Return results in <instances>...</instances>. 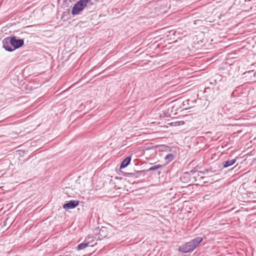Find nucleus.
Returning a JSON list of instances; mask_svg holds the SVG:
<instances>
[{
    "mask_svg": "<svg viewBox=\"0 0 256 256\" xmlns=\"http://www.w3.org/2000/svg\"><path fill=\"white\" fill-rule=\"evenodd\" d=\"M88 242H86L85 240L79 244L77 246V250H82L86 248L87 246H88Z\"/></svg>",
    "mask_w": 256,
    "mask_h": 256,
    "instance_id": "obj_10",
    "label": "nucleus"
},
{
    "mask_svg": "<svg viewBox=\"0 0 256 256\" xmlns=\"http://www.w3.org/2000/svg\"><path fill=\"white\" fill-rule=\"evenodd\" d=\"M131 160V157L128 156L124 158L121 163L120 168H123L127 166L130 163Z\"/></svg>",
    "mask_w": 256,
    "mask_h": 256,
    "instance_id": "obj_8",
    "label": "nucleus"
},
{
    "mask_svg": "<svg viewBox=\"0 0 256 256\" xmlns=\"http://www.w3.org/2000/svg\"><path fill=\"white\" fill-rule=\"evenodd\" d=\"M214 172V171L212 170L211 168H210V169L206 170H205V172H207L208 173V172Z\"/></svg>",
    "mask_w": 256,
    "mask_h": 256,
    "instance_id": "obj_16",
    "label": "nucleus"
},
{
    "mask_svg": "<svg viewBox=\"0 0 256 256\" xmlns=\"http://www.w3.org/2000/svg\"><path fill=\"white\" fill-rule=\"evenodd\" d=\"M162 168V166L160 164H157V165H154L150 168L146 170V172H150V171H153L156 170L160 168Z\"/></svg>",
    "mask_w": 256,
    "mask_h": 256,
    "instance_id": "obj_12",
    "label": "nucleus"
},
{
    "mask_svg": "<svg viewBox=\"0 0 256 256\" xmlns=\"http://www.w3.org/2000/svg\"><path fill=\"white\" fill-rule=\"evenodd\" d=\"M202 238L198 236L187 242L179 247V252L182 253L192 252L202 241Z\"/></svg>",
    "mask_w": 256,
    "mask_h": 256,
    "instance_id": "obj_1",
    "label": "nucleus"
},
{
    "mask_svg": "<svg viewBox=\"0 0 256 256\" xmlns=\"http://www.w3.org/2000/svg\"><path fill=\"white\" fill-rule=\"evenodd\" d=\"M89 2L90 0H80L74 4L72 8V14L73 16L78 14L84 8Z\"/></svg>",
    "mask_w": 256,
    "mask_h": 256,
    "instance_id": "obj_2",
    "label": "nucleus"
},
{
    "mask_svg": "<svg viewBox=\"0 0 256 256\" xmlns=\"http://www.w3.org/2000/svg\"><path fill=\"white\" fill-rule=\"evenodd\" d=\"M96 239L95 238V236H87V237L85 239V241L86 242H88V245H90V244L93 242L94 240Z\"/></svg>",
    "mask_w": 256,
    "mask_h": 256,
    "instance_id": "obj_13",
    "label": "nucleus"
},
{
    "mask_svg": "<svg viewBox=\"0 0 256 256\" xmlns=\"http://www.w3.org/2000/svg\"><path fill=\"white\" fill-rule=\"evenodd\" d=\"M114 235V233L110 231L108 228L104 226H102L99 230L98 234H96L95 238L98 240H102L105 238H110Z\"/></svg>",
    "mask_w": 256,
    "mask_h": 256,
    "instance_id": "obj_3",
    "label": "nucleus"
},
{
    "mask_svg": "<svg viewBox=\"0 0 256 256\" xmlns=\"http://www.w3.org/2000/svg\"><path fill=\"white\" fill-rule=\"evenodd\" d=\"M174 158V154H169L164 157V160L166 161L167 164L172 161Z\"/></svg>",
    "mask_w": 256,
    "mask_h": 256,
    "instance_id": "obj_11",
    "label": "nucleus"
},
{
    "mask_svg": "<svg viewBox=\"0 0 256 256\" xmlns=\"http://www.w3.org/2000/svg\"><path fill=\"white\" fill-rule=\"evenodd\" d=\"M146 170H137L134 171L133 172H126L124 174V176L128 177H132L137 178L140 176L142 174H144Z\"/></svg>",
    "mask_w": 256,
    "mask_h": 256,
    "instance_id": "obj_7",
    "label": "nucleus"
},
{
    "mask_svg": "<svg viewBox=\"0 0 256 256\" xmlns=\"http://www.w3.org/2000/svg\"><path fill=\"white\" fill-rule=\"evenodd\" d=\"M236 162V160L232 159L230 160H226L222 162V164L224 168H228L232 165H233Z\"/></svg>",
    "mask_w": 256,
    "mask_h": 256,
    "instance_id": "obj_9",
    "label": "nucleus"
},
{
    "mask_svg": "<svg viewBox=\"0 0 256 256\" xmlns=\"http://www.w3.org/2000/svg\"><path fill=\"white\" fill-rule=\"evenodd\" d=\"M2 48L5 49L8 52H13L12 46L10 44V38L8 37L4 38L2 42Z\"/></svg>",
    "mask_w": 256,
    "mask_h": 256,
    "instance_id": "obj_5",
    "label": "nucleus"
},
{
    "mask_svg": "<svg viewBox=\"0 0 256 256\" xmlns=\"http://www.w3.org/2000/svg\"><path fill=\"white\" fill-rule=\"evenodd\" d=\"M79 204L78 200H71L63 205L64 210L72 209L76 208Z\"/></svg>",
    "mask_w": 256,
    "mask_h": 256,
    "instance_id": "obj_6",
    "label": "nucleus"
},
{
    "mask_svg": "<svg viewBox=\"0 0 256 256\" xmlns=\"http://www.w3.org/2000/svg\"><path fill=\"white\" fill-rule=\"evenodd\" d=\"M188 176V173L186 172L185 174H184V176H181V177L180 178V180L182 181V180H183V178H184L186 176Z\"/></svg>",
    "mask_w": 256,
    "mask_h": 256,
    "instance_id": "obj_15",
    "label": "nucleus"
},
{
    "mask_svg": "<svg viewBox=\"0 0 256 256\" xmlns=\"http://www.w3.org/2000/svg\"><path fill=\"white\" fill-rule=\"evenodd\" d=\"M10 38L13 51L24 46V40L23 39H18L16 36H10Z\"/></svg>",
    "mask_w": 256,
    "mask_h": 256,
    "instance_id": "obj_4",
    "label": "nucleus"
},
{
    "mask_svg": "<svg viewBox=\"0 0 256 256\" xmlns=\"http://www.w3.org/2000/svg\"><path fill=\"white\" fill-rule=\"evenodd\" d=\"M184 124V122L182 120H180V121L178 120V121L172 122V125L174 126H181V125H183Z\"/></svg>",
    "mask_w": 256,
    "mask_h": 256,
    "instance_id": "obj_14",
    "label": "nucleus"
}]
</instances>
